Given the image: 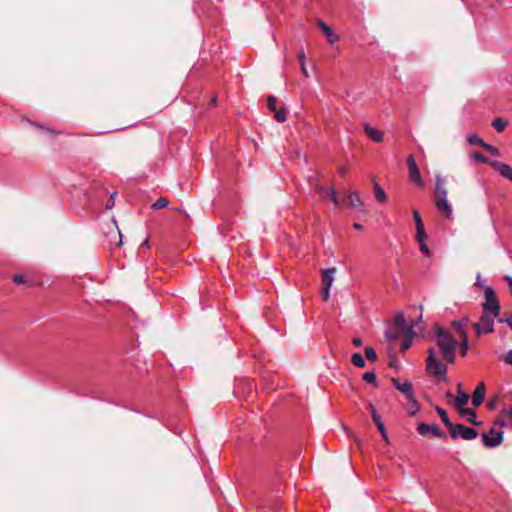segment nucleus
<instances>
[{
	"mask_svg": "<svg viewBox=\"0 0 512 512\" xmlns=\"http://www.w3.org/2000/svg\"><path fill=\"white\" fill-rule=\"evenodd\" d=\"M365 133L375 142H381L383 140V133L368 125H365Z\"/></svg>",
	"mask_w": 512,
	"mask_h": 512,
	"instance_id": "5701e85b",
	"label": "nucleus"
},
{
	"mask_svg": "<svg viewBox=\"0 0 512 512\" xmlns=\"http://www.w3.org/2000/svg\"><path fill=\"white\" fill-rule=\"evenodd\" d=\"M460 414L462 416H465L467 417V420L472 424V425H475V426H478L481 424L480 421H477L476 420V412L471 409V408H462L460 411Z\"/></svg>",
	"mask_w": 512,
	"mask_h": 512,
	"instance_id": "4be33fe9",
	"label": "nucleus"
},
{
	"mask_svg": "<svg viewBox=\"0 0 512 512\" xmlns=\"http://www.w3.org/2000/svg\"><path fill=\"white\" fill-rule=\"evenodd\" d=\"M287 115H288V111H287V109H286V108H284V107H281V108L276 109V110L274 111V118H275V120H276L277 122H280V123H282V122H285V121H286V119H287Z\"/></svg>",
	"mask_w": 512,
	"mask_h": 512,
	"instance_id": "c756f323",
	"label": "nucleus"
},
{
	"mask_svg": "<svg viewBox=\"0 0 512 512\" xmlns=\"http://www.w3.org/2000/svg\"><path fill=\"white\" fill-rule=\"evenodd\" d=\"M417 432L422 436L431 434L437 438L445 440L447 439V435L439 428L437 424L419 423L417 426Z\"/></svg>",
	"mask_w": 512,
	"mask_h": 512,
	"instance_id": "6e6552de",
	"label": "nucleus"
},
{
	"mask_svg": "<svg viewBox=\"0 0 512 512\" xmlns=\"http://www.w3.org/2000/svg\"><path fill=\"white\" fill-rule=\"evenodd\" d=\"M276 105H277V99L272 95L268 96V98H267L268 109L270 111L274 112L277 109Z\"/></svg>",
	"mask_w": 512,
	"mask_h": 512,
	"instance_id": "58836bf2",
	"label": "nucleus"
},
{
	"mask_svg": "<svg viewBox=\"0 0 512 512\" xmlns=\"http://www.w3.org/2000/svg\"><path fill=\"white\" fill-rule=\"evenodd\" d=\"M335 268H327L322 272V285L323 287H331L334 281Z\"/></svg>",
	"mask_w": 512,
	"mask_h": 512,
	"instance_id": "412c9836",
	"label": "nucleus"
},
{
	"mask_svg": "<svg viewBox=\"0 0 512 512\" xmlns=\"http://www.w3.org/2000/svg\"><path fill=\"white\" fill-rule=\"evenodd\" d=\"M300 69H301L302 74H303L305 77H308V76H309L305 63H302V64L300 65Z\"/></svg>",
	"mask_w": 512,
	"mask_h": 512,
	"instance_id": "3c124183",
	"label": "nucleus"
},
{
	"mask_svg": "<svg viewBox=\"0 0 512 512\" xmlns=\"http://www.w3.org/2000/svg\"><path fill=\"white\" fill-rule=\"evenodd\" d=\"M467 142L471 145H479L484 147L485 143L481 138H479L476 134H469L467 136Z\"/></svg>",
	"mask_w": 512,
	"mask_h": 512,
	"instance_id": "f704fd0d",
	"label": "nucleus"
},
{
	"mask_svg": "<svg viewBox=\"0 0 512 512\" xmlns=\"http://www.w3.org/2000/svg\"><path fill=\"white\" fill-rule=\"evenodd\" d=\"M449 433L453 439L462 438L465 440H473L478 436L477 430L474 428L467 427L463 424H454L450 429Z\"/></svg>",
	"mask_w": 512,
	"mask_h": 512,
	"instance_id": "39448f33",
	"label": "nucleus"
},
{
	"mask_svg": "<svg viewBox=\"0 0 512 512\" xmlns=\"http://www.w3.org/2000/svg\"><path fill=\"white\" fill-rule=\"evenodd\" d=\"M428 356L426 358V370L430 375L442 376L446 381L445 377L447 373V366L436 358V351L433 347L427 350Z\"/></svg>",
	"mask_w": 512,
	"mask_h": 512,
	"instance_id": "f03ea898",
	"label": "nucleus"
},
{
	"mask_svg": "<svg viewBox=\"0 0 512 512\" xmlns=\"http://www.w3.org/2000/svg\"><path fill=\"white\" fill-rule=\"evenodd\" d=\"M446 396H447V397H449V398H452V397H453V394H452L450 391H448V392L446 393Z\"/></svg>",
	"mask_w": 512,
	"mask_h": 512,
	"instance_id": "052dcab7",
	"label": "nucleus"
},
{
	"mask_svg": "<svg viewBox=\"0 0 512 512\" xmlns=\"http://www.w3.org/2000/svg\"><path fill=\"white\" fill-rule=\"evenodd\" d=\"M211 103L214 104V105L216 104V98L215 97L212 98Z\"/></svg>",
	"mask_w": 512,
	"mask_h": 512,
	"instance_id": "e2e57ef3",
	"label": "nucleus"
},
{
	"mask_svg": "<svg viewBox=\"0 0 512 512\" xmlns=\"http://www.w3.org/2000/svg\"><path fill=\"white\" fill-rule=\"evenodd\" d=\"M363 380L369 384L377 386L376 374L373 371H367L363 374Z\"/></svg>",
	"mask_w": 512,
	"mask_h": 512,
	"instance_id": "c9c22d12",
	"label": "nucleus"
},
{
	"mask_svg": "<svg viewBox=\"0 0 512 512\" xmlns=\"http://www.w3.org/2000/svg\"><path fill=\"white\" fill-rule=\"evenodd\" d=\"M114 206V198L113 195L110 197V199L106 203V208L111 209Z\"/></svg>",
	"mask_w": 512,
	"mask_h": 512,
	"instance_id": "864d4df0",
	"label": "nucleus"
},
{
	"mask_svg": "<svg viewBox=\"0 0 512 512\" xmlns=\"http://www.w3.org/2000/svg\"><path fill=\"white\" fill-rule=\"evenodd\" d=\"M386 337L390 340H396L399 337V332L396 331H386Z\"/></svg>",
	"mask_w": 512,
	"mask_h": 512,
	"instance_id": "79ce46f5",
	"label": "nucleus"
},
{
	"mask_svg": "<svg viewBox=\"0 0 512 512\" xmlns=\"http://www.w3.org/2000/svg\"><path fill=\"white\" fill-rule=\"evenodd\" d=\"M501 322H505L507 323V325L510 327V329L512 330V317H509V318H506V319H501L500 320Z\"/></svg>",
	"mask_w": 512,
	"mask_h": 512,
	"instance_id": "6e6d98bb",
	"label": "nucleus"
},
{
	"mask_svg": "<svg viewBox=\"0 0 512 512\" xmlns=\"http://www.w3.org/2000/svg\"><path fill=\"white\" fill-rule=\"evenodd\" d=\"M246 383H247V385H248L249 389H250V390H252V388H253V382H252L251 380H246Z\"/></svg>",
	"mask_w": 512,
	"mask_h": 512,
	"instance_id": "bf43d9fd",
	"label": "nucleus"
},
{
	"mask_svg": "<svg viewBox=\"0 0 512 512\" xmlns=\"http://www.w3.org/2000/svg\"><path fill=\"white\" fill-rule=\"evenodd\" d=\"M319 27L322 29L329 43L333 44L339 40V36L336 35L332 28L329 27L325 22L319 21Z\"/></svg>",
	"mask_w": 512,
	"mask_h": 512,
	"instance_id": "aec40b11",
	"label": "nucleus"
},
{
	"mask_svg": "<svg viewBox=\"0 0 512 512\" xmlns=\"http://www.w3.org/2000/svg\"><path fill=\"white\" fill-rule=\"evenodd\" d=\"M331 287H323L322 288V298L324 301H327L329 299V291Z\"/></svg>",
	"mask_w": 512,
	"mask_h": 512,
	"instance_id": "37998d69",
	"label": "nucleus"
},
{
	"mask_svg": "<svg viewBox=\"0 0 512 512\" xmlns=\"http://www.w3.org/2000/svg\"><path fill=\"white\" fill-rule=\"evenodd\" d=\"M485 393V385L484 383L481 382L480 384L477 385L472 394V404L476 407L480 406L484 401Z\"/></svg>",
	"mask_w": 512,
	"mask_h": 512,
	"instance_id": "dca6fc26",
	"label": "nucleus"
},
{
	"mask_svg": "<svg viewBox=\"0 0 512 512\" xmlns=\"http://www.w3.org/2000/svg\"><path fill=\"white\" fill-rule=\"evenodd\" d=\"M496 316L491 315L489 313H482L480 316V320L477 323H473L472 327L474 328L477 335L480 334H488L494 331V318Z\"/></svg>",
	"mask_w": 512,
	"mask_h": 512,
	"instance_id": "20e7f679",
	"label": "nucleus"
},
{
	"mask_svg": "<svg viewBox=\"0 0 512 512\" xmlns=\"http://www.w3.org/2000/svg\"><path fill=\"white\" fill-rule=\"evenodd\" d=\"M353 227H354V229H356V230H362V229H363V226H362L361 224L357 223V222H355V223L353 224Z\"/></svg>",
	"mask_w": 512,
	"mask_h": 512,
	"instance_id": "13d9d810",
	"label": "nucleus"
},
{
	"mask_svg": "<svg viewBox=\"0 0 512 512\" xmlns=\"http://www.w3.org/2000/svg\"><path fill=\"white\" fill-rule=\"evenodd\" d=\"M468 350V337L464 336V339L461 338V350L460 353L462 356H465L467 354Z\"/></svg>",
	"mask_w": 512,
	"mask_h": 512,
	"instance_id": "ea45409f",
	"label": "nucleus"
},
{
	"mask_svg": "<svg viewBox=\"0 0 512 512\" xmlns=\"http://www.w3.org/2000/svg\"><path fill=\"white\" fill-rule=\"evenodd\" d=\"M13 281L17 284H22L24 282V278L22 275L17 274L13 277Z\"/></svg>",
	"mask_w": 512,
	"mask_h": 512,
	"instance_id": "de8ad7c7",
	"label": "nucleus"
},
{
	"mask_svg": "<svg viewBox=\"0 0 512 512\" xmlns=\"http://www.w3.org/2000/svg\"><path fill=\"white\" fill-rule=\"evenodd\" d=\"M407 166L409 170V178L410 180L417 185L418 187L424 186V181L421 177L419 168L416 164L415 158L413 155H409L407 158Z\"/></svg>",
	"mask_w": 512,
	"mask_h": 512,
	"instance_id": "0eeeda50",
	"label": "nucleus"
},
{
	"mask_svg": "<svg viewBox=\"0 0 512 512\" xmlns=\"http://www.w3.org/2000/svg\"><path fill=\"white\" fill-rule=\"evenodd\" d=\"M482 442L486 447H497L503 441V431L492 426L488 433H482Z\"/></svg>",
	"mask_w": 512,
	"mask_h": 512,
	"instance_id": "423d86ee",
	"label": "nucleus"
},
{
	"mask_svg": "<svg viewBox=\"0 0 512 512\" xmlns=\"http://www.w3.org/2000/svg\"><path fill=\"white\" fill-rule=\"evenodd\" d=\"M404 336H405V339L400 345L401 352H405L406 350H408L410 348V346L412 344V340L415 336V333L414 334H405Z\"/></svg>",
	"mask_w": 512,
	"mask_h": 512,
	"instance_id": "473e14b6",
	"label": "nucleus"
},
{
	"mask_svg": "<svg viewBox=\"0 0 512 512\" xmlns=\"http://www.w3.org/2000/svg\"><path fill=\"white\" fill-rule=\"evenodd\" d=\"M435 410L436 412L438 413V415L440 416L443 424L448 428L450 429L454 424L450 421L449 417H448V414L446 412L445 409H443L442 407L440 406H436L435 407Z\"/></svg>",
	"mask_w": 512,
	"mask_h": 512,
	"instance_id": "a878e982",
	"label": "nucleus"
},
{
	"mask_svg": "<svg viewBox=\"0 0 512 512\" xmlns=\"http://www.w3.org/2000/svg\"><path fill=\"white\" fill-rule=\"evenodd\" d=\"M395 326L400 330V332H402L404 335L405 334H414V330H413V327L411 324H409L405 317L403 316V314H397L396 317H395Z\"/></svg>",
	"mask_w": 512,
	"mask_h": 512,
	"instance_id": "ddd939ff",
	"label": "nucleus"
},
{
	"mask_svg": "<svg viewBox=\"0 0 512 512\" xmlns=\"http://www.w3.org/2000/svg\"><path fill=\"white\" fill-rule=\"evenodd\" d=\"M345 171H346V168H345V167H341V168H340V173H345Z\"/></svg>",
	"mask_w": 512,
	"mask_h": 512,
	"instance_id": "680f3d73",
	"label": "nucleus"
},
{
	"mask_svg": "<svg viewBox=\"0 0 512 512\" xmlns=\"http://www.w3.org/2000/svg\"><path fill=\"white\" fill-rule=\"evenodd\" d=\"M504 361L509 364V365H512V350H509L504 358Z\"/></svg>",
	"mask_w": 512,
	"mask_h": 512,
	"instance_id": "a18cd8bd",
	"label": "nucleus"
},
{
	"mask_svg": "<svg viewBox=\"0 0 512 512\" xmlns=\"http://www.w3.org/2000/svg\"><path fill=\"white\" fill-rule=\"evenodd\" d=\"M485 302L483 303V313H489L498 316L500 313V304L492 287H485Z\"/></svg>",
	"mask_w": 512,
	"mask_h": 512,
	"instance_id": "7ed1b4c3",
	"label": "nucleus"
},
{
	"mask_svg": "<svg viewBox=\"0 0 512 512\" xmlns=\"http://www.w3.org/2000/svg\"><path fill=\"white\" fill-rule=\"evenodd\" d=\"M472 159L475 161V162H479V163H485V164H488L490 167H491V163L494 161V160H491L489 159L488 157H486L484 154H482L481 152H474L472 155H471Z\"/></svg>",
	"mask_w": 512,
	"mask_h": 512,
	"instance_id": "c85d7f7f",
	"label": "nucleus"
},
{
	"mask_svg": "<svg viewBox=\"0 0 512 512\" xmlns=\"http://www.w3.org/2000/svg\"><path fill=\"white\" fill-rule=\"evenodd\" d=\"M317 193L321 196V198L325 199L326 197H329L331 202L335 206H339L340 200L336 194V191L333 187L325 188L321 185L316 186Z\"/></svg>",
	"mask_w": 512,
	"mask_h": 512,
	"instance_id": "1a4fd4ad",
	"label": "nucleus"
},
{
	"mask_svg": "<svg viewBox=\"0 0 512 512\" xmlns=\"http://www.w3.org/2000/svg\"><path fill=\"white\" fill-rule=\"evenodd\" d=\"M413 218H414L415 225H416V234L424 235V233H426V232H425L422 218H421L418 210H413Z\"/></svg>",
	"mask_w": 512,
	"mask_h": 512,
	"instance_id": "393cba45",
	"label": "nucleus"
},
{
	"mask_svg": "<svg viewBox=\"0 0 512 512\" xmlns=\"http://www.w3.org/2000/svg\"><path fill=\"white\" fill-rule=\"evenodd\" d=\"M504 280L507 283V285L509 287V290H510V293L512 295V277L506 275V276H504Z\"/></svg>",
	"mask_w": 512,
	"mask_h": 512,
	"instance_id": "49530a36",
	"label": "nucleus"
},
{
	"mask_svg": "<svg viewBox=\"0 0 512 512\" xmlns=\"http://www.w3.org/2000/svg\"><path fill=\"white\" fill-rule=\"evenodd\" d=\"M435 206L446 218L450 219L452 217V207L447 199H435Z\"/></svg>",
	"mask_w": 512,
	"mask_h": 512,
	"instance_id": "f3484780",
	"label": "nucleus"
},
{
	"mask_svg": "<svg viewBox=\"0 0 512 512\" xmlns=\"http://www.w3.org/2000/svg\"><path fill=\"white\" fill-rule=\"evenodd\" d=\"M169 201L165 197H159L151 206L153 210H159L167 207Z\"/></svg>",
	"mask_w": 512,
	"mask_h": 512,
	"instance_id": "72a5a7b5",
	"label": "nucleus"
},
{
	"mask_svg": "<svg viewBox=\"0 0 512 512\" xmlns=\"http://www.w3.org/2000/svg\"><path fill=\"white\" fill-rule=\"evenodd\" d=\"M351 362L354 366L358 368H363L365 367L366 364L365 359L360 353H354L351 357Z\"/></svg>",
	"mask_w": 512,
	"mask_h": 512,
	"instance_id": "2f4dec72",
	"label": "nucleus"
},
{
	"mask_svg": "<svg viewBox=\"0 0 512 512\" xmlns=\"http://www.w3.org/2000/svg\"><path fill=\"white\" fill-rule=\"evenodd\" d=\"M297 58L299 60V64L301 65L302 63H305V53H304V50L301 49L298 53H297Z\"/></svg>",
	"mask_w": 512,
	"mask_h": 512,
	"instance_id": "c03bdc74",
	"label": "nucleus"
},
{
	"mask_svg": "<svg viewBox=\"0 0 512 512\" xmlns=\"http://www.w3.org/2000/svg\"><path fill=\"white\" fill-rule=\"evenodd\" d=\"M445 179L441 175H436L435 177V199H447V190L444 187Z\"/></svg>",
	"mask_w": 512,
	"mask_h": 512,
	"instance_id": "4468645a",
	"label": "nucleus"
},
{
	"mask_svg": "<svg viewBox=\"0 0 512 512\" xmlns=\"http://www.w3.org/2000/svg\"><path fill=\"white\" fill-rule=\"evenodd\" d=\"M491 167L496 170L502 177L512 182V168L508 164L494 160L491 163Z\"/></svg>",
	"mask_w": 512,
	"mask_h": 512,
	"instance_id": "f8f14e48",
	"label": "nucleus"
},
{
	"mask_svg": "<svg viewBox=\"0 0 512 512\" xmlns=\"http://www.w3.org/2000/svg\"><path fill=\"white\" fill-rule=\"evenodd\" d=\"M407 400L409 404L408 414L409 416H415L417 412L420 410V404L414 395L411 398H408Z\"/></svg>",
	"mask_w": 512,
	"mask_h": 512,
	"instance_id": "cd10ccee",
	"label": "nucleus"
},
{
	"mask_svg": "<svg viewBox=\"0 0 512 512\" xmlns=\"http://www.w3.org/2000/svg\"><path fill=\"white\" fill-rule=\"evenodd\" d=\"M435 335L437 346L439 347L444 360L449 364H453L456 358L455 351L459 346L458 341L452 334L440 327L436 328Z\"/></svg>",
	"mask_w": 512,
	"mask_h": 512,
	"instance_id": "f257e3e1",
	"label": "nucleus"
},
{
	"mask_svg": "<svg viewBox=\"0 0 512 512\" xmlns=\"http://www.w3.org/2000/svg\"><path fill=\"white\" fill-rule=\"evenodd\" d=\"M144 247H145V248H147V249H149V248H150L148 238H147V239H145V240L142 242L141 246H140V248H141V249H143Z\"/></svg>",
	"mask_w": 512,
	"mask_h": 512,
	"instance_id": "4d7b16f0",
	"label": "nucleus"
},
{
	"mask_svg": "<svg viewBox=\"0 0 512 512\" xmlns=\"http://www.w3.org/2000/svg\"><path fill=\"white\" fill-rule=\"evenodd\" d=\"M364 352L368 361L375 362L377 360V354L372 347H366Z\"/></svg>",
	"mask_w": 512,
	"mask_h": 512,
	"instance_id": "e433bc0d",
	"label": "nucleus"
},
{
	"mask_svg": "<svg viewBox=\"0 0 512 512\" xmlns=\"http://www.w3.org/2000/svg\"><path fill=\"white\" fill-rule=\"evenodd\" d=\"M370 412H371V417H372V420L373 422L375 423L377 429L379 430L382 438L386 441V442H389L388 440V435H387V431H386V428L384 426V423L382 422L381 420V416L378 414L377 410L375 409V407L373 405L370 404Z\"/></svg>",
	"mask_w": 512,
	"mask_h": 512,
	"instance_id": "9d476101",
	"label": "nucleus"
},
{
	"mask_svg": "<svg viewBox=\"0 0 512 512\" xmlns=\"http://www.w3.org/2000/svg\"><path fill=\"white\" fill-rule=\"evenodd\" d=\"M508 125V122L502 118H495L493 121H492V127L497 131V132H502Z\"/></svg>",
	"mask_w": 512,
	"mask_h": 512,
	"instance_id": "7c9ffc66",
	"label": "nucleus"
},
{
	"mask_svg": "<svg viewBox=\"0 0 512 512\" xmlns=\"http://www.w3.org/2000/svg\"><path fill=\"white\" fill-rule=\"evenodd\" d=\"M475 285L479 286V287H484V281L481 280L480 273L477 275V281H476Z\"/></svg>",
	"mask_w": 512,
	"mask_h": 512,
	"instance_id": "5fc2aeb1",
	"label": "nucleus"
},
{
	"mask_svg": "<svg viewBox=\"0 0 512 512\" xmlns=\"http://www.w3.org/2000/svg\"><path fill=\"white\" fill-rule=\"evenodd\" d=\"M391 381L394 388L404 394L407 399L414 395L413 387L410 382L405 381L404 383H401L398 378H392Z\"/></svg>",
	"mask_w": 512,
	"mask_h": 512,
	"instance_id": "9b49d317",
	"label": "nucleus"
},
{
	"mask_svg": "<svg viewBox=\"0 0 512 512\" xmlns=\"http://www.w3.org/2000/svg\"><path fill=\"white\" fill-rule=\"evenodd\" d=\"M415 237H416V241L419 244L420 251L424 255L430 256V250H429L428 246L426 245L427 234L426 233H424V235L416 234Z\"/></svg>",
	"mask_w": 512,
	"mask_h": 512,
	"instance_id": "b1692460",
	"label": "nucleus"
},
{
	"mask_svg": "<svg viewBox=\"0 0 512 512\" xmlns=\"http://www.w3.org/2000/svg\"><path fill=\"white\" fill-rule=\"evenodd\" d=\"M469 396L461 388V384L457 386V396L455 398V406L460 411L468 403Z\"/></svg>",
	"mask_w": 512,
	"mask_h": 512,
	"instance_id": "a211bd4d",
	"label": "nucleus"
},
{
	"mask_svg": "<svg viewBox=\"0 0 512 512\" xmlns=\"http://www.w3.org/2000/svg\"><path fill=\"white\" fill-rule=\"evenodd\" d=\"M496 425H499L500 427H504V426L507 425V423L504 420L496 419L494 421V425L493 426L495 427Z\"/></svg>",
	"mask_w": 512,
	"mask_h": 512,
	"instance_id": "8fccbe9b",
	"label": "nucleus"
},
{
	"mask_svg": "<svg viewBox=\"0 0 512 512\" xmlns=\"http://www.w3.org/2000/svg\"><path fill=\"white\" fill-rule=\"evenodd\" d=\"M352 343H353V345H354V346H356V347H360V346H362V343H363V342H362V339H361V338H359V337H354V338L352 339Z\"/></svg>",
	"mask_w": 512,
	"mask_h": 512,
	"instance_id": "09e8293b",
	"label": "nucleus"
},
{
	"mask_svg": "<svg viewBox=\"0 0 512 512\" xmlns=\"http://www.w3.org/2000/svg\"><path fill=\"white\" fill-rule=\"evenodd\" d=\"M116 237H118V242H117V246H121L122 245V234L119 230H117V232L114 233Z\"/></svg>",
	"mask_w": 512,
	"mask_h": 512,
	"instance_id": "603ef678",
	"label": "nucleus"
},
{
	"mask_svg": "<svg viewBox=\"0 0 512 512\" xmlns=\"http://www.w3.org/2000/svg\"><path fill=\"white\" fill-rule=\"evenodd\" d=\"M468 321H469L468 317H464L461 320L452 322V327H453L454 331L463 339H464V336H467L466 327L468 325Z\"/></svg>",
	"mask_w": 512,
	"mask_h": 512,
	"instance_id": "6ab92c4d",
	"label": "nucleus"
},
{
	"mask_svg": "<svg viewBox=\"0 0 512 512\" xmlns=\"http://www.w3.org/2000/svg\"><path fill=\"white\" fill-rule=\"evenodd\" d=\"M34 127L40 129L41 131H47L48 133H50L52 135L59 133V132H56L55 130H52V129H49V128H45L42 124H39V123H36V122H34Z\"/></svg>",
	"mask_w": 512,
	"mask_h": 512,
	"instance_id": "a19ab883",
	"label": "nucleus"
},
{
	"mask_svg": "<svg viewBox=\"0 0 512 512\" xmlns=\"http://www.w3.org/2000/svg\"><path fill=\"white\" fill-rule=\"evenodd\" d=\"M374 196H375V199L378 201V202H385L387 200V195H386V192L384 191V189L376 182H374Z\"/></svg>",
	"mask_w": 512,
	"mask_h": 512,
	"instance_id": "bb28decb",
	"label": "nucleus"
},
{
	"mask_svg": "<svg viewBox=\"0 0 512 512\" xmlns=\"http://www.w3.org/2000/svg\"><path fill=\"white\" fill-rule=\"evenodd\" d=\"M33 285H34V287L36 286V280L35 279H34Z\"/></svg>",
	"mask_w": 512,
	"mask_h": 512,
	"instance_id": "0e129e2a",
	"label": "nucleus"
},
{
	"mask_svg": "<svg viewBox=\"0 0 512 512\" xmlns=\"http://www.w3.org/2000/svg\"><path fill=\"white\" fill-rule=\"evenodd\" d=\"M344 201L350 207L357 208L359 211H365L360 195L356 191L349 192Z\"/></svg>",
	"mask_w": 512,
	"mask_h": 512,
	"instance_id": "2eb2a0df",
	"label": "nucleus"
},
{
	"mask_svg": "<svg viewBox=\"0 0 512 512\" xmlns=\"http://www.w3.org/2000/svg\"><path fill=\"white\" fill-rule=\"evenodd\" d=\"M483 148L485 150H487V152L493 156H497V157L500 156V150L497 147H495L489 143H485Z\"/></svg>",
	"mask_w": 512,
	"mask_h": 512,
	"instance_id": "4c0bfd02",
	"label": "nucleus"
}]
</instances>
